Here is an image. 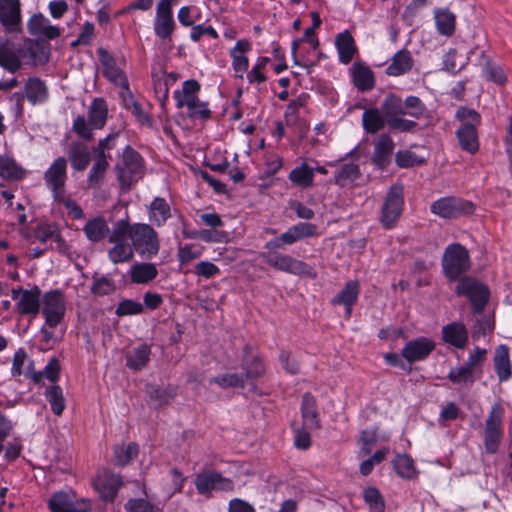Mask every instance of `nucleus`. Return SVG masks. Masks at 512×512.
<instances>
[{"label":"nucleus","mask_w":512,"mask_h":512,"mask_svg":"<svg viewBox=\"0 0 512 512\" xmlns=\"http://www.w3.org/2000/svg\"><path fill=\"white\" fill-rule=\"evenodd\" d=\"M158 275V270L153 263H137L130 268L131 281L136 284H146Z\"/></svg>","instance_id":"32"},{"label":"nucleus","mask_w":512,"mask_h":512,"mask_svg":"<svg viewBox=\"0 0 512 512\" xmlns=\"http://www.w3.org/2000/svg\"><path fill=\"white\" fill-rule=\"evenodd\" d=\"M0 66L10 73L22 68L19 48L15 49L9 40H0Z\"/></svg>","instance_id":"20"},{"label":"nucleus","mask_w":512,"mask_h":512,"mask_svg":"<svg viewBox=\"0 0 512 512\" xmlns=\"http://www.w3.org/2000/svg\"><path fill=\"white\" fill-rule=\"evenodd\" d=\"M25 96L33 104L44 101L47 97L44 82L38 78L28 79L25 83Z\"/></svg>","instance_id":"36"},{"label":"nucleus","mask_w":512,"mask_h":512,"mask_svg":"<svg viewBox=\"0 0 512 512\" xmlns=\"http://www.w3.org/2000/svg\"><path fill=\"white\" fill-rule=\"evenodd\" d=\"M435 349L433 340L426 337H419L406 343L402 349V356L409 362L421 361Z\"/></svg>","instance_id":"16"},{"label":"nucleus","mask_w":512,"mask_h":512,"mask_svg":"<svg viewBox=\"0 0 512 512\" xmlns=\"http://www.w3.org/2000/svg\"><path fill=\"white\" fill-rule=\"evenodd\" d=\"M67 179V160L59 157L51 164L44 174L46 185L51 189L54 199L60 201L65 194Z\"/></svg>","instance_id":"10"},{"label":"nucleus","mask_w":512,"mask_h":512,"mask_svg":"<svg viewBox=\"0 0 512 512\" xmlns=\"http://www.w3.org/2000/svg\"><path fill=\"white\" fill-rule=\"evenodd\" d=\"M116 170L122 188L129 189L143 174L140 155L127 147L122 155V163L116 166Z\"/></svg>","instance_id":"6"},{"label":"nucleus","mask_w":512,"mask_h":512,"mask_svg":"<svg viewBox=\"0 0 512 512\" xmlns=\"http://www.w3.org/2000/svg\"><path fill=\"white\" fill-rule=\"evenodd\" d=\"M125 508L127 512H155L154 506L144 499H131Z\"/></svg>","instance_id":"64"},{"label":"nucleus","mask_w":512,"mask_h":512,"mask_svg":"<svg viewBox=\"0 0 512 512\" xmlns=\"http://www.w3.org/2000/svg\"><path fill=\"white\" fill-rule=\"evenodd\" d=\"M94 486L104 501L112 502L122 486V480L119 475L103 471L97 476Z\"/></svg>","instance_id":"17"},{"label":"nucleus","mask_w":512,"mask_h":512,"mask_svg":"<svg viewBox=\"0 0 512 512\" xmlns=\"http://www.w3.org/2000/svg\"><path fill=\"white\" fill-rule=\"evenodd\" d=\"M45 396L51 406L52 412L56 416H61L65 409V398L62 388L58 385H52L46 389Z\"/></svg>","instance_id":"40"},{"label":"nucleus","mask_w":512,"mask_h":512,"mask_svg":"<svg viewBox=\"0 0 512 512\" xmlns=\"http://www.w3.org/2000/svg\"><path fill=\"white\" fill-rule=\"evenodd\" d=\"M28 31L31 35L37 37H44L48 40L59 37L60 30L53 25L49 24V20L41 13L34 14L28 21Z\"/></svg>","instance_id":"23"},{"label":"nucleus","mask_w":512,"mask_h":512,"mask_svg":"<svg viewBox=\"0 0 512 512\" xmlns=\"http://www.w3.org/2000/svg\"><path fill=\"white\" fill-rule=\"evenodd\" d=\"M262 257L269 266L279 271L299 276H306L312 279L316 278L317 276V273L311 266L289 255L280 253H265L262 255Z\"/></svg>","instance_id":"5"},{"label":"nucleus","mask_w":512,"mask_h":512,"mask_svg":"<svg viewBox=\"0 0 512 512\" xmlns=\"http://www.w3.org/2000/svg\"><path fill=\"white\" fill-rule=\"evenodd\" d=\"M289 179L299 186L310 187L313 183V170L303 164L290 172Z\"/></svg>","instance_id":"49"},{"label":"nucleus","mask_w":512,"mask_h":512,"mask_svg":"<svg viewBox=\"0 0 512 512\" xmlns=\"http://www.w3.org/2000/svg\"><path fill=\"white\" fill-rule=\"evenodd\" d=\"M84 232L89 240L98 242L106 236L108 226L104 219L95 218L86 223Z\"/></svg>","instance_id":"45"},{"label":"nucleus","mask_w":512,"mask_h":512,"mask_svg":"<svg viewBox=\"0 0 512 512\" xmlns=\"http://www.w3.org/2000/svg\"><path fill=\"white\" fill-rule=\"evenodd\" d=\"M68 157L76 171L85 170L90 163V152L82 142H72L69 146Z\"/></svg>","instance_id":"26"},{"label":"nucleus","mask_w":512,"mask_h":512,"mask_svg":"<svg viewBox=\"0 0 512 512\" xmlns=\"http://www.w3.org/2000/svg\"><path fill=\"white\" fill-rule=\"evenodd\" d=\"M132 230L133 226L127 221H118L109 237V242H126L128 237L132 238Z\"/></svg>","instance_id":"55"},{"label":"nucleus","mask_w":512,"mask_h":512,"mask_svg":"<svg viewBox=\"0 0 512 512\" xmlns=\"http://www.w3.org/2000/svg\"><path fill=\"white\" fill-rule=\"evenodd\" d=\"M97 53L104 67V75L114 84L128 90V81L123 71L117 67L115 59L104 48H99Z\"/></svg>","instance_id":"18"},{"label":"nucleus","mask_w":512,"mask_h":512,"mask_svg":"<svg viewBox=\"0 0 512 512\" xmlns=\"http://www.w3.org/2000/svg\"><path fill=\"white\" fill-rule=\"evenodd\" d=\"M404 208V186L402 183L393 184L387 191L381 206L380 223L391 229L396 226Z\"/></svg>","instance_id":"2"},{"label":"nucleus","mask_w":512,"mask_h":512,"mask_svg":"<svg viewBox=\"0 0 512 512\" xmlns=\"http://www.w3.org/2000/svg\"><path fill=\"white\" fill-rule=\"evenodd\" d=\"M138 454V446L130 443L127 446H119L115 448V462L119 466L128 464Z\"/></svg>","instance_id":"53"},{"label":"nucleus","mask_w":512,"mask_h":512,"mask_svg":"<svg viewBox=\"0 0 512 512\" xmlns=\"http://www.w3.org/2000/svg\"><path fill=\"white\" fill-rule=\"evenodd\" d=\"M150 347L143 344L127 355V365L134 370L145 367L149 361Z\"/></svg>","instance_id":"42"},{"label":"nucleus","mask_w":512,"mask_h":512,"mask_svg":"<svg viewBox=\"0 0 512 512\" xmlns=\"http://www.w3.org/2000/svg\"><path fill=\"white\" fill-rule=\"evenodd\" d=\"M495 371L500 381L508 380L512 375L509 359V349L505 345H500L495 350L494 356Z\"/></svg>","instance_id":"29"},{"label":"nucleus","mask_w":512,"mask_h":512,"mask_svg":"<svg viewBox=\"0 0 512 512\" xmlns=\"http://www.w3.org/2000/svg\"><path fill=\"white\" fill-rule=\"evenodd\" d=\"M262 373H263V368L261 366H259L253 371L247 370L244 375H240L237 373L222 374V375L212 378L210 380V382L215 383L222 388L243 387L245 384V380L257 378Z\"/></svg>","instance_id":"24"},{"label":"nucleus","mask_w":512,"mask_h":512,"mask_svg":"<svg viewBox=\"0 0 512 512\" xmlns=\"http://www.w3.org/2000/svg\"><path fill=\"white\" fill-rule=\"evenodd\" d=\"M187 108V115L192 119L207 120L211 117V111L207 103L201 102L199 98L194 100L192 106L184 105Z\"/></svg>","instance_id":"56"},{"label":"nucleus","mask_w":512,"mask_h":512,"mask_svg":"<svg viewBox=\"0 0 512 512\" xmlns=\"http://www.w3.org/2000/svg\"><path fill=\"white\" fill-rule=\"evenodd\" d=\"M60 369L58 359L52 358L43 371L32 375V379L35 383H39L43 378H46L54 383L59 378Z\"/></svg>","instance_id":"51"},{"label":"nucleus","mask_w":512,"mask_h":512,"mask_svg":"<svg viewBox=\"0 0 512 512\" xmlns=\"http://www.w3.org/2000/svg\"><path fill=\"white\" fill-rule=\"evenodd\" d=\"M457 295H465L471 301L474 311L481 313L488 302V288L472 278H463L455 290Z\"/></svg>","instance_id":"8"},{"label":"nucleus","mask_w":512,"mask_h":512,"mask_svg":"<svg viewBox=\"0 0 512 512\" xmlns=\"http://www.w3.org/2000/svg\"><path fill=\"white\" fill-rule=\"evenodd\" d=\"M502 415V407L495 404L485 423L484 446L490 454L496 453L500 444Z\"/></svg>","instance_id":"11"},{"label":"nucleus","mask_w":512,"mask_h":512,"mask_svg":"<svg viewBox=\"0 0 512 512\" xmlns=\"http://www.w3.org/2000/svg\"><path fill=\"white\" fill-rule=\"evenodd\" d=\"M381 111L384 114L386 121L393 117L406 115L404 104L401 99L395 95H389L381 105Z\"/></svg>","instance_id":"44"},{"label":"nucleus","mask_w":512,"mask_h":512,"mask_svg":"<svg viewBox=\"0 0 512 512\" xmlns=\"http://www.w3.org/2000/svg\"><path fill=\"white\" fill-rule=\"evenodd\" d=\"M0 23L7 33L21 32V5L19 0H0Z\"/></svg>","instance_id":"13"},{"label":"nucleus","mask_w":512,"mask_h":512,"mask_svg":"<svg viewBox=\"0 0 512 512\" xmlns=\"http://www.w3.org/2000/svg\"><path fill=\"white\" fill-rule=\"evenodd\" d=\"M442 339L458 349H463L468 343V331L461 322H452L442 327Z\"/></svg>","instance_id":"22"},{"label":"nucleus","mask_w":512,"mask_h":512,"mask_svg":"<svg viewBox=\"0 0 512 512\" xmlns=\"http://www.w3.org/2000/svg\"><path fill=\"white\" fill-rule=\"evenodd\" d=\"M65 311V300L60 291H50L44 295L42 313L46 326L55 328L59 325L64 318Z\"/></svg>","instance_id":"9"},{"label":"nucleus","mask_w":512,"mask_h":512,"mask_svg":"<svg viewBox=\"0 0 512 512\" xmlns=\"http://www.w3.org/2000/svg\"><path fill=\"white\" fill-rule=\"evenodd\" d=\"M114 246L109 250V259L114 263L127 262L133 258V246L126 242H112Z\"/></svg>","instance_id":"43"},{"label":"nucleus","mask_w":512,"mask_h":512,"mask_svg":"<svg viewBox=\"0 0 512 512\" xmlns=\"http://www.w3.org/2000/svg\"><path fill=\"white\" fill-rule=\"evenodd\" d=\"M364 498L369 503L373 512H384V501L379 491L374 487H369L364 492Z\"/></svg>","instance_id":"59"},{"label":"nucleus","mask_w":512,"mask_h":512,"mask_svg":"<svg viewBox=\"0 0 512 512\" xmlns=\"http://www.w3.org/2000/svg\"><path fill=\"white\" fill-rule=\"evenodd\" d=\"M431 212L441 218L452 219L471 215L475 211L472 202L455 197H444L431 204Z\"/></svg>","instance_id":"7"},{"label":"nucleus","mask_w":512,"mask_h":512,"mask_svg":"<svg viewBox=\"0 0 512 512\" xmlns=\"http://www.w3.org/2000/svg\"><path fill=\"white\" fill-rule=\"evenodd\" d=\"M170 217L171 211L166 200L163 198H155L150 205V219L160 226Z\"/></svg>","instance_id":"41"},{"label":"nucleus","mask_w":512,"mask_h":512,"mask_svg":"<svg viewBox=\"0 0 512 512\" xmlns=\"http://www.w3.org/2000/svg\"><path fill=\"white\" fill-rule=\"evenodd\" d=\"M487 357V350L483 348H475L470 354L464 365L474 374L481 373V366L485 362Z\"/></svg>","instance_id":"54"},{"label":"nucleus","mask_w":512,"mask_h":512,"mask_svg":"<svg viewBox=\"0 0 512 512\" xmlns=\"http://www.w3.org/2000/svg\"><path fill=\"white\" fill-rule=\"evenodd\" d=\"M41 291L38 287L31 290L13 289L12 298L17 300L16 310L21 315L35 317L40 311Z\"/></svg>","instance_id":"12"},{"label":"nucleus","mask_w":512,"mask_h":512,"mask_svg":"<svg viewBox=\"0 0 512 512\" xmlns=\"http://www.w3.org/2000/svg\"><path fill=\"white\" fill-rule=\"evenodd\" d=\"M394 143L390 136L382 134L375 143L373 163L380 169L385 168L391 161Z\"/></svg>","instance_id":"25"},{"label":"nucleus","mask_w":512,"mask_h":512,"mask_svg":"<svg viewBox=\"0 0 512 512\" xmlns=\"http://www.w3.org/2000/svg\"><path fill=\"white\" fill-rule=\"evenodd\" d=\"M385 119L379 109H367L362 116L363 127L366 132L375 134L384 127Z\"/></svg>","instance_id":"35"},{"label":"nucleus","mask_w":512,"mask_h":512,"mask_svg":"<svg viewBox=\"0 0 512 512\" xmlns=\"http://www.w3.org/2000/svg\"><path fill=\"white\" fill-rule=\"evenodd\" d=\"M19 53L21 60H25L27 64L43 65L48 61L49 47L42 42L26 38L19 47Z\"/></svg>","instance_id":"15"},{"label":"nucleus","mask_w":512,"mask_h":512,"mask_svg":"<svg viewBox=\"0 0 512 512\" xmlns=\"http://www.w3.org/2000/svg\"><path fill=\"white\" fill-rule=\"evenodd\" d=\"M177 0H161L157 5L154 30L158 37L165 39L171 36L174 30V20L172 17V5Z\"/></svg>","instance_id":"14"},{"label":"nucleus","mask_w":512,"mask_h":512,"mask_svg":"<svg viewBox=\"0 0 512 512\" xmlns=\"http://www.w3.org/2000/svg\"><path fill=\"white\" fill-rule=\"evenodd\" d=\"M108 166L109 164L105 159L97 160L94 163L88 177V184L90 187L95 188L100 184Z\"/></svg>","instance_id":"57"},{"label":"nucleus","mask_w":512,"mask_h":512,"mask_svg":"<svg viewBox=\"0 0 512 512\" xmlns=\"http://www.w3.org/2000/svg\"><path fill=\"white\" fill-rule=\"evenodd\" d=\"M143 312V305L134 300H123L116 308V315L122 317L127 315H135Z\"/></svg>","instance_id":"61"},{"label":"nucleus","mask_w":512,"mask_h":512,"mask_svg":"<svg viewBox=\"0 0 512 512\" xmlns=\"http://www.w3.org/2000/svg\"><path fill=\"white\" fill-rule=\"evenodd\" d=\"M132 246L142 257L150 259L160 249L156 231L147 224H135L132 230Z\"/></svg>","instance_id":"4"},{"label":"nucleus","mask_w":512,"mask_h":512,"mask_svg":"<svg viewBox=\"0 0 512 512\" xmlns=\"http://www.w3.org/2000/svg\"><path fill=\"white\" fill-rule=\"evenodd\" d=\"M24 170L10 157L0 156V176L9 180L22 179Z\"/></svg>","instance_id":"39"},{"label":"nucleus","mask_w":512,"mask_h":512,"mask_svg":"<svg viewBox=\"0 0 512 512\" xmlns=\"http://www.w3.org/2000/svg\"><path fill=\"white\" fill-rule=\"evenodd\" d=\"M35 237L42 243L53 240L57 243L60 250L63 248L64 241L62 240L57 227L54 225L39 224L35 230Z\"/></svg>","instance_id":"46"},{"label":"nucleus","mask_w":512,"mask_h":512,"mask_svg":"<svg viewBox=\"0 0 512 512\" xmlns=\"http://www.w3.org/2000/svg\"><path fill=\"white\" fill-rule=\"evenodd\" d=\"M107 105L103 99H95L89 107V124L100 129L105 125L107 118Z\"/></svg>","instance_id":"37"},{"label":"nucleus","mask_w":512,"mask_h":512,"mask_svg":"<svg viewBox=\"0 0 512 512\" xmlns=\"http://www.w3.org/2000/svg\"><path fill=\"white\" fill-rule=\"evenodd\" d=\"M460 126L456 131V137L460 148L474 155L479 150L478 127L481 124V115L474 109L461 106L455 114Z\"/></svg>","instance_id":"1"},{"label":"nucleus","mask_w":512,"mask_h":512,"mask_svg":"<svg viewBox=\"0 0 512 512\" xmlns=\"http://www.w3.org/2000/svg\"><path fill=\"white\" fill-rule=\"evenodd\" d=\"M200 90V84L196 80H187L183 83L182 95L178 97L177 106L184 107V105L192 106L194 100L198 97L196 93Z\"/></svg>","instance_id":"48"},{"label":"nucleus","mask_w":512,"mask_h":512,"mask_svg":"<svg viewBox=\"0 0 512 512\" xmlns=\"http://www.w3.org/2000/svg\"><path fill=\"white\" fill-rule=\"evenodd\" d=\"M354 85L361 91L371 90L374 87V75L371 69L363 64L355 63L352 67Z\"/></svg>","instance_id":"31"},{"label":"nucleus","mask_w":512,"mask_h":512,"mask_svg":"<svg viewBox=\"0 0 512 512\" xmlns=\"http://www.w3.org/2000/svg\"><path fill=\"white\" fill-rule=\"evenodd\" d=\"M395 162L401 168H411L422 164L424 161L423 159L418 158L414 153L404 150L396 153Z\"/></svg>","instance_id":"60"},{"label":"nucleus","mask_w":512,"mask_h":512,"mask_svg":"<svg viewBox=\"0 0 512 512\" xmlns=\"http://www.w3.org/2000/svg\"><path fill=\"white\" fill-rule=\"evenodd\" d=\"M404 110L406 111V114L417 119L427 116L426 106L420 98L415 96H409L405 99Z\"/></svg>","instance_id":"52"},{"label":"nucleus","mask_w":512,"mask_h":512,"mask_svg":"<svg viewBox=\"0 0 512 512\" xmlns=\"http://www.w3.org/2000/svg\"><path fill=\"white\" fill-rule=\"evenodd\" d=\"M217 472H203L196 476L195 486L199 494H207L216 489Z\"/></svg>","instance_id":"50"},{"label":"nucleus","mask_w":512,"mask_h":512,"mask_svg":"<svg viewBox=\"0 0 512 512\" xmlns=\"http://www.w3.org/2000/svg\"><path fill=\"white\" fill-rule=\"evenodd\" d=\"M335 43L340 61L348 64L357 50L352 35L348 31H344L336 37Z\"/></svg>","instance_id":"33"},{"label":"nucleus","mask_w":512,"mask_h":512,"mask_svg":"<svg viewBox=\"0 0 512 512\" xmlns=\"http://www.w3.org/2000/svg\"><path fill=\"white\" fill-rule=\"evenodd\" d=\"M70 503L69 496L64 492H59L50 498L49 507L52 512H66Z\"/></svg>","instance_id":"62"},{"label":"nucleus","mask_w":512,"mask_h":512,"mask_svg":"<svg viewBox=\"0 0 512 512\" xmlns=\"http://www.w3.org/2000/svg\"><path fill=\"white\" fill-rule=\"evenodd\" d=\"M413 66V59L411 53L404 49L397 52L390 65L387 67V74L391 76H400L411 70Z\"/></svg>","instance_id":"30"},{"label":"nucleus","mask_w":512,"mask_h":512,"mask_svg":"<svg viewBox=\"0 0 512 512\" xmlns=\"http://www.w3.org/2000/svg\"><path fill=\"white\" fill-rule=\"evenodd\" d=\"M250 48L251 45L247 40H239L235 47L231 50L233 68L236 72V76L241 79L243 78V74L249 66V61L245 56V53L249 51Z\"/></svg>","instance_id":"28"},{"label":"nucleus","mask_w":512,"mask_h":512,"mask_svg":"<svg viewBox=\"0 0 512 512\" xmlns=\"http://www.w3.org/2000/svg\"><path fill=\"white\" fill-rule=\"evenodd\" d=\"M448 379L454 384L473 383L475 374L463 365L459 368L452 369L448 374Z\"/></svg>","instance_id":"58"},{"label":"nucleus","mask_w":512,"mask_h":512,"mask_svg":"<svg viewBox=\"0 0 512 512\" xmlns=\"http://www.w3.org/2000/svg\"><path fill=\"white\" fill-rule=\"evenodd\" d=\"M435 20L438 31L451 36L455 31V15L448 9H439L435 11Z\"/></svg>","instance_id":"38"},{"label":"nucleus","mask_w":512,"mask_h":512,"mask_svg":"<svg viewBox=\"0 0 512 512\" xmlns=\"http://www.w3.org/2000/svg\"><path fill=\"white\" fill-rule=\"evenodd\" d=\"M315 232V225L310 223H299L289 228V230L283 233L278 240L267 243L266 247L280 248L281 244L279 243V241H281L284 244H292L300 239L314 235Z\"/></svg>","instance_id":"19"},{"label":"nucleus","mask_w":512,"mask_h":512,"mask_svg":"<svg viewBox=\"0 0 512 512\" xmlns=\"http://www.w3.org/2000/svg\"><path fill=\"white\" fill-rule=\"evenodd\" d=\"M305 105V98L298 97L297 99L291 101L286 109L285 119L287 125H294L298 120V111L301 107Z\"/></svg>","instance_id":"63"},{"label":"nucleus","mask_w":512,"mask_h":512,"mask_svg":"<svg viewBox=\"0 0 512 512\" xmlns=\"http://www.w3.org/2000/svg\"><path fill=\"white\" fill-rule=\"evenodd\" d=\"M360 292V284L357 280L348 281L344 287L333 297V305H343L347 316L351 315L352 306L356 303Z\"/></svg>","instance_id":"21"},{"label":"nucleus","mask_w":512,"mask_h":512,"mask_svg":"<svg viewBox=\"0 0 512 512\" xmlns=\"http://www.w3.org/2000/svg\"><path fill=\"white\" fill-rule=\"evenodd\" d=\"M393 467L401 478L407 480L415 479L418 475L412 458L406 454H398L393 460Z\"/></svg>","instance_id":"34"},{"label":"nucleus","mask_w":512,"mask_h":512,"mask_svg":"<svg viewBox=\"0 0 512 512\" xmlns=\"http://www.w3.org/2000/svg\"><path fill=\"white\" fill-rule=\"evenodd\" d=\"M360 176L359 167L350 163L343 165L335 176V183L341 187L353 183Z\"/></svg>","instance_id":"47"},{"label":"nucleus","mask_w":512,"mask_h":512,"mask_svg":"<svg viewBox=\"0 0 512 512\" xmlns=\"http://www.w3.org/2000/svg\"><path fill=\"white\" fill-rule=\"evenodd\" d=\"M442 267L445 276L450 281H456L470 268L469 253L460 244L449 245L443 255Z\"/></svg>","instance_id":"3"},{"label":"nucleus","mask_w":512,"mask_h":512,"mask_svg":"<svg viewBox=\"0 0 512 512\" xmlns=\"http://www.w3.org/2000/svg\"><path fill=\"white\" fill-rule=\"evenodd\" d=\"M302 418L306 429L314 430L320 427L316 399L310 393H305L302 398Z\"/></svg>","instance_id":"27"}]
</instances>
